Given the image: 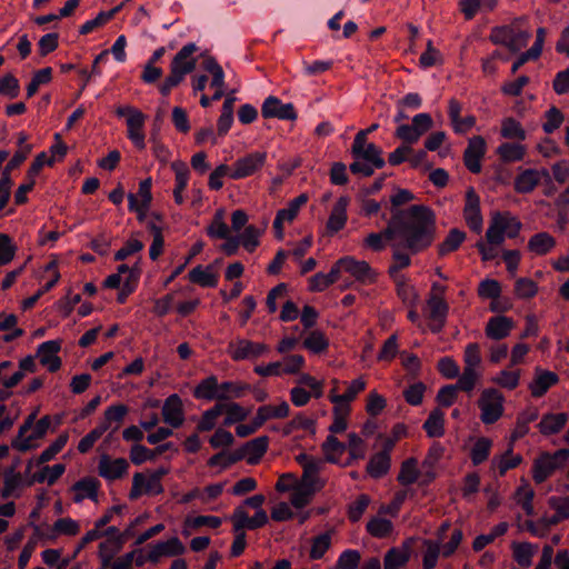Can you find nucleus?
<instances>
[{"label":"nucleus","mask_w":569,"mask_h":569,"mask_svg":"<svg viewBox=\"0 0 569 569\" xmlns=\"http://www.w3.org/2000/svg\"><path fill=\"white\" fill-rule=\"evenodd\" d=\"M457 378L458 381L455 386L461 391L471 392L479 379V373L473 368H465L462 375Z\"/></svg>","instance_id":"obj_62"},{"label":"nucleus","mask_w":569,"mask_h":569,"mask_svg":"<svg viewBox=\"0 0 569 569\" xmlns=\"http://www.w3.org/2000/svg\"><path fill=\"white\" fill-rule=\"evenodd\" d=\"M512 328V319L505 316H496L488 320L486 326V335L490 339L502 340L509 336Z\"/></svg>","instance_id":"obj_23"},{"label":"nucleus","mask_w":569,"mask_h":569,"mask_svg":"<svg viewBox=\"0 0 569 569\" xmlns=\"http://www.w3.org/2000/svg\"><path fill=\"white\" fill-rule=\"evenodd\" d=\"M501 136L506 139H517L522 141L526 139L527 133L519 121L509 117L502 121Z\"/></svg>","instance_id":"obj_49"},{"label":"nucleus","mask_w":569,"mask_h":569,"mask_svg":"<svg viewBox=\"0 0 569 569\" xmlns=\"http://www.w3.org/2000/svg\"><path fill=\"white\" fill-rule=\"evenodd\" d=\"M568 420L569 413L567 412L547 413L541 418L538 428L545 436L556 435L566 426Z\"/></svg>","instance_id":"obj_27"},{"label":"nucleus","mask_w":569,"mask_h":569,"mask_svg":"<svg viewBox=\"0 0 569 569\" xmlns=\"http://www.w3.org/2000/svg\"><path fill=\"white\" fill-rule=\"evenodd\" d=\"M348 203V197H340L339 200L335 203L327 222V228L331 233H336L345 227L347 221Z\"/></svg>","instance_id":"obj_26"},{"label":"nucleus","mask_w":569,"mask_h":569,"mask_svg":"<svg viewBox=\"0 0 569 569\" xmlns=\"http://www.w3.org/2000/svg\"><path fill=\"white\" fill-rule=\"evenodd\" d=\"M163 421L172 428H180L184 421L182 401L179 395H170L162 407Z\"/></svg>","instance_id":"obj_20"},{"label":"nucleus","mask_w":569,"mask_h":569,"mask_svg":"<svg viewBox=\"0 0 569 569\" xmlns=\"http://www.w3.org/2000/svg\"><path fill=\"white\" fill-rule=\"evenodd\" d=\"M505 397L495 388L485 389L478 400L480 419L485 425H493L503 413Z\"/></svg>","instance_id":"obj_4"},{"label":"nucleus","mask_w":569,"mask_h":569,"mask_svg":"<svg viewBox=\"0 0 569 569\" xmlns=\"http://www.w3.org/2000/svg\"><path fill=\"white\" fill-rule=\"evenodd\" d=\"M538 291L537 283L529 278H519L515 283V293L518 298L530 299L536 296Z\"/></svg>","instance_id":"obj_61"},{"label":"nucleus","mask_w":569,"mask_h":569,"mask_svg":"<svg viewBox=\"0 0 569 569\" xmlns=\"http://www.w3.org/2000/svg\"><path fill=\"white\" fill-rule=\"evenodd\" d=\"M429 319L432 321L430 330L433 333H439L446 323V319L449 311V306L441 297L432 295L428 301Z\"/></svg>","instance_id":"obj_17"},{"label":"nucleus","mask_w":569,"mask_h":569,"mask_svg":"<svg viewBox=\"0 0 569 569\" xmlns=\"http://www.w3.org/2000/svg\"><path fill=\"white\" fill-rule=\"evenodd\" d=\"M410 558V553L407 549L391 548L385 556V569H399L403 567Z\"/></svg>","instance_id":"obj_44"},{"label":"nucleus","mask_w":569,"mask_h":569,"mask_svg":"<svg viewBox=\"0 0 569 569\" xmlns=\"http://www.w3.org/2000/svg\"><path fill=\"white\" fill-rule=\"evenodd\" d=\"M466 239V232L457 228L451 229L438 247L439 256L443 257L459 249Z\"/></svg>","instance_id":"obj_39"},{"label":"nucleus","mask_w":569,"mask_h":569,"mask_svg":"<svg viewBox=\"0 0 569 569\" xmlns=\"http://www.w3.org/2000/svg\"><path fill=\"white\" fill-rule=\"evenodd\" d=\"M172 169L176 173V187L173 190L174 201L178 204L183 203L182 192L188 186L189 181V169L184 163H173Z\"/></svg>","instance_id":"obj_40"},{"label":"nucleus","mask_w":569,"mask_h":569,"mask_svg":"<svg viewBox=\"0 0 569 569\" xmlns=\"http://www.w3.org/2000/svg\"><path fill=\"white\" fill-rule=\"evenodd\" d=\"M16 466L10 467L4 472V487L0 493L3 498L12 496L13 491L21 485V475L16 472Z\"/></svg>","instance_id":"obj_58"},{"label":"nucleus","mask_w":569,"mask_h":569,"mask_svg":"<svg viewBox=\"0 0 569 569\" xmlns=\"http://www.w3.org/2000/svg\"><path fill=\"white\" fill-rule=\"evenodd\" d=\"M51 79L52 69L50 67L38 70L27 86V98L33 97L37 93L39 87L50 82Z\"/></svg>","instance_id":"obj_52"},{"label":"nucleus","mask_w":569,"mask_h":569,"mask_svg":"<svg viewBox=\"0 0 569 569\" xmlns=\"http://www.w3.org/2000/svg\"><path fill=\"white\" fill-rule=\"evenodd\" d=\"M415 199L408 189H396L386 209L390 212L383 234L388 240L403 239V246L411 253H418L431 246L436 233V217L433 211L423 204H413L408 209L402 206Z\"/></svg>","instance_id":"obj_1"},{"label":"nucleus","mask_w":569,"mask_h":569,"mask_svg":"<svg viewBox=\"0 0 569 569\" xmlns=\"http://www.w3.org/2000/svg\"><path fill=\"white\" fill-rule=\"evenodd\" d=\"M230 347L232 348L231 357L236 361L257 359L268 350L266 345L247 339H240Z\"/></svg>","instance_id":"obj_19"},{"label":"nucleus","mask_w":569,"mask_h":569,"mask_svg":"<svg viewBox=\"0 0 569 569\" xmlns=\"http://www.w3.org/2000/svg\"><path fill=\"white\" fill-rule=\"evenodd\" d=\"M463 218L472 232L480 233L482 231L483 218L480 209V198L473 187H469L466 191Z\"/></svg>","instance_id":"obj_7"},{"label":"nucleus","mask_w":569,"mask_h":569,"mask_svg":"<svg viewBox=\"0 0 569 569\" xmlns=\"http://www.w3.org/2000/svg\"><path fill=\"white\" fill-rule=\"evenodd\" d=\"M556 246V239L548 232L535 233L528 241V249L538 256L547 254Z\"/></svg>","instance_id":"obj_33"},{"label":"nucleus","mask_w":569,"mask_h":569,"mask_svg":"<svg viewBox=\"0 0 569 569\" xmlns=\"http://www.w3.org/2000/svg\"><path fill=\"white\" fill-rule=\"evenodd\" d=\"M508 230L507 216L503 212H495L486 231V239L490 246H500L505 242Z\"/></svg>","instance_id":"obj_22"},{"label":"nucleus","mask_w":569,"mask_h":569,"mask_svg":"<svg viewBox=\"0 0 569 569\" xmlns=\"http://www.w3.org/2000/svg\"><path fill=\"white\" fill-rule=\"evenodd\" d=\"M213 269V264L207 266L206 269L201 264L196 266L188 273V279L192 283H197L203 288H216L218 284V274L213 273L211 270Z\"/></svg>","instance_id":"obj_30"},{"label":"nucleus","mask_w":569,"mask_h":569,"mask_svg":"<svg viewBox=\"0 0 569 569\" xmlns=\"http://www.w3.org/2000/svg\"><path fill=\"white\" fill-rule=\"evenodd\" d=\"M267 162V152L254 151L237 159L230 178L233 180L244 179L258 172Z\"/></svg>","instance_id":"obj_6"},{"label":"nucleus","mask_w":569,"mask_h":569,"mask_svg":"<svg viewBox=\"0 0 569 569\" xmlns=\"http://www.w3.org/2000/svg\"><path fill=\"white\" fill-rule=\"evenodd\" d=\"M17 252V246L10 236L0 233V267L10 263Z\"/></svg>","instance_id":"obj_55"},{"label":"nucleus","mask_w":569,"mask_h":569,"mask_svg":"<svg viewBox=\"0 0 569 569\" xmlns=\"http://www.w3.org/2000/svg\"><path fill=\"white\" fill-rule=\"evenodd\" d=\"M509 42H508V50L512 53L519 52L522 48H525L528 43V40L530 39L531 34L521 29H517L513 26H511V33H510Z\"/></svg>","instance_id":"obj_57"},{"label":"nucleus","mask_w":569,"mask_h":569,"mask_svg":"<svg viewBox=\"0 0 569 569\" xmlns=\"http://www.w3.org/2000/svg\"><path fill=\"white\" fill-rule=\"evenodd\" d=\"M492 441L487 437L477 439L470 451V459L473 466H479L488 460Z\"/></svg>","instance_id":"obj_41"},{"label":"nucleus","mask_w":569,"mask_h":569,"mask_svg":"<svg viewBox=\"0 0 569 569\" xmlns=\"http://www.w3.org/2000/svg\"><path fill=\"white\" fill-rule=\"evenodd\" d=\"M231 519L233 521L234 532H239L244 529L256 530L268 523V515L263 509L257 510L253 517H249L242 506L234 509Z\"/></svg>","instance_id":"obj_8"},{"label":"nucleus","mask_w":569,"mask_h":569,"mask_svg":"<svg viewBox=\"0 0 569 569\" xmlns=\"http://www.w3.org/2000/svg\"><path fill=\"white\" fill-rule=\"evenodd\" d=\"M426 385L421 381L410 385L403 391L406 401L411 406H419L422 402Z\"/></svg>","instance_id":"obj_64"},{"label":"nucleus","mask_w":569,"mask_h":569,"mask_svg":"<svg viewBox=\"0 0 569 569\" xmlns=\"http://www.w3.org/2000/svg\"><path fill=\"white\" fill-rule=\"evenodd\" d=\"M356 398V379L350 381L348 390L343 396L333 395L330 397L331 402L336 403L335 407V420L329 427L331 433H339L347 429V421L343 415H340L339 411L343 408L350 400Z\"/></svg>","instance_id":"obj_11"},{"label":"nucleus","mask_w":569,"mask_h":569,"mask_svg":"<svg viewBox=\"0 0 569 569\" xmlns=\"http://www.w3.org/2000/svg\"><path fill=\"white\" fill-rule=\"evenodd\" d=\"M116 114L119 118L128 117L127 118L128 138L138 149H144L146 136L142 132V128L144 126V121L147 118L146 114L131 106L118 107L116 109Z\"/></svg>","instance_id":"obj_5"},{"label":"nucleus","mask_w":569,"mask_h":569,"mask_svg":"<svg viewBox=\"0 0 569 569\" xmlns=\"http://www.w3.org/2000/svg\"><path fill=\"white\" fill-rule=\"evenodd\" d=\"M329 346L328 339L320 331H312L305 339L303 347L313 353H321Z\"/></svg>","instance_id":"obj_59"},{"label":"nucleus","mask_w":569,"mask_h":569,"mask_svg":"<svg viewBox=\"0 0 569 569\" xmlns=\"http://www.w3.org/2000/svg\"><path fill=\"white\" fill-rule=\"evenodd\" d=\"M320 462L303 463V475L299 485V489L316 493L322 488V482L318 477Z\"/></svg>","instance_id":"obj_25"},{"label":"nucleus","mask_w":569,"mask_h":569,"mask_svg":"<svg viewBox=\"0 0 569 569\" xmlns=\"http://www.w3.org/2000/svg\"><path fill=\"white\" fill-rule=\"evenodd\" d=\"M36 418H37V412H32L26 418L24 422L19 428L17 437L13 438V440L11 442L12 448H14L21 452H27L33 448L32 445L30 443L29 437H26V433L31 428H33Z\"/></svg>","instance_id":"obj_31"},{"label":"nucleus","mask_w":569,"mask_h":569,"mask_svg":"<svg viewBox=\"0 0 569 569\" xmlns=\"http://www.w3.org/2000/svg\"><path fill=\"white\" fill-rule=\"evenodd\" d=\"M512 452L513 446L510 443L509 448L499 460L496 458L492 460V466L497 465L500 477H503L508 470L517 468L522 462V457L520 455H512Z\"/></svg>","instance_id":"obj_42"},{"label":"nucleus","mask_w":569,"mask_h":569,"mask_svg":"<svg viewBox=\"0 0 569 569\" xmlns=\"http://www.w3.org/2000/svg\"><path fill=\"white\" fill-rule=\"evenodd\" d=\"M558 381L559 377L557 373L550 370L537 368L535 378L529 383L531 396L533 398L543 397L552 386L558 383Z\"/></svg>","instance_id":"obj_21"},{"label":"nucleus","mask_w":569,"mask_h":569,"mask_svg":"<svg viewBox=\"0 0 569 569\" xmlns=\"http://www.w3.org/2000/svg\"><path fill=\"white\" fill-rule=\"evenodd\" d=\"M198 46L193 42L184 44L173 57L170 69L177 72H182V76H187L194 71L197 66V59L192 57L198 51Z\"/></svg>","instance_id":"obj_13"},{"label":"nucleus","mask_w":569,"mask_h":569,"mask_svg":"<svg viewBox=\"0 0 569 569\" xmlns=\"http://www.w3.org/2000/svg\"><path fill=\"white\" fill-rule=\"evenodd\" d=\"M322 449L326 452L327 460L335 462L346 451V445L336 436L329 435L322 445Z\"/></svg>","instance_id":"obj_53"},{"label":"nucleus","mask_w":569,"mask_h":569,"mask_svg":"<svg viewBox=\"0 0 569 569\" xmlns=\"http://www.w3.org/2000/svg\"><path fill=\"white\" fill-rule=\"evenodd\" d=\"M367 531L376 538H385L393 530V525L389 519L381 517H372L367 526Z\"/></svg>","instance_id":"obj_45"},{"label":"nucleus","mask_w":569,"mask_h":569,"mask_svg":"<svg viewBox=\"0 0 569 569\" xmlns=\"http://www.w3.org/2000/svg\"><path fill=\"white\" fill-rule=\"evenodd\" d=\"M355 280L356 258L348 256L339 259L329 273L317 272L313 274L310 278L309 289L313 292H321L338 281H341L345 287H349Z\"/></svg>","instance_id":"obj_2"},{"label":"nucleus","mask_w":569,"mask_h":569,"mask_svg":"<svg viewBox=\"0 0 569 569\" xmlns=\"http://www.w3.org/2000/svg\"><path fill=\"white\" fill-rule=\"evenodd\" d=\"M119 13V8H112L109 11H101L94 19L86 21L79 29L80 34H89L94 29L106 24L116 14Z\"/></svg>","instance_id":"obj_47"},{"label":"nucleus","mask_w":569,"mask_h":569,"mask_svg":"<svg viewBox=\"0 0 569 569\" xmlns=\"http://www.w3.org/2000/svg\"><path fill=\"white\" fill-rule=\"evenodd\" d=\"M99 487L100 481L91 477H84L78 480L72 486V490L77 491L73 498L74 502H81L86 497L97 501Z\"/></svg>","instance_id":"obj_28"},{"label":"nucleus","mask_w":569,"mask_h":569,"mask_svg":"<svg viewBox=\"0 0 569 569\" xmlns=\"http://www.w3.org/2000/svg\"><path fill=\"white\" fill-rule=\"evenodd\" d=\"M149 561L158 563L161 557H174L184 553L186 547L178 537H172L167 541H158L149 545Z\"/></svg>","instance_id":"obj_12"},{"label":"nucleus","mask_w":569,"mask_h":569,"mask_svg":"<svg viewBox=\"0 0 569 569\" xmlns=\"http://www.w3.org/2000/svg\"><path fill=\"white\" fill-rule=\"evenodd\" d=\"M418 461L416 458H408L401 463L400 472L397 477L401 486H410L417 482L420 471L417 468Z\"/></svg>","instance_id":"obj_38"},{"label":"nucleus","mask_w":569,"mask_h":569,"mask_svg":"<svg viewBox=\"0 0 569 569\" xmlns=\"http://www.w3.org/2000/svg\"><path fill=\"white\" fill-rule=\"evenodd\" d=\"M269 438L267 436L257 437L243 445L248 458V462L257 463L261 457L267 452Z\"/></svg>","instance_id":"obj_36"},{"label":"nucleus","mask_w":569,"mask_h":569,"mask_svg":"<svg viewBox=\"0 0 569 569\" xmlns=\"http://www.w3.org/2000/svg\"><path fill=\"white\" fill-rule=\"evenodd\" d=\"M557 468H559V463L556 459L547 457L543 460H537L533 465V480L536 483H542Z\"/></svg>","instance_id":"obj_46"},{"label":"nucleus","mask_w":569,"mask_h":569,"mask_svg":"<svg viewBox=\"0 0 569 569\" xmlns=\"http://www.w3.org/2000/svg\"><path fill=\"white\" fill-rule=\"evenodd\" d=\"M358 160L370 162L377 168H383L386 164L381 148L368 142L367 132L363 131H358Z\"/></svg>","instance_id":"obj_14"},{"label":"nucleus","mask_w":569,"mask_h":569,"mask_svg":"<svg viewBox=\"0 0 569 569\" xmlns=\"http://www.w3.org/2000/svg\"><path fill=\"white\" fill-rule=\"evenodd\" d=\"M224 412V403L217 402L212 408L206 410L197 425L199 432L210 431L216 426V419Z\"/></svg>","instance_id":"obj_43"},{"label":"nucleus","mask_w":569,"mask_h":569,"mask_svg":"<svg viewBox=\"0 0 569 569\" xmlns=\"http://www.w3.org/2000/svg\"><path fill=\"white\" fill-rule=\"evenodd\" d=\"M391 467V456H386V453H378L371 456L368 465L367 472L370 477L375 479H380L385 477Z\"/></svg>","instance_id":"obj_32"},{"label":"nucleus","mask_w":569,"mask_h":569,"mask_svg":"<svg viewBox=\"0 0 569 569\" xmlns=\"http://www.w3.org/2000/svg\"><path fill=\"white\" fill-rule=\"evenodd\" d=\"M68 439L69 436L67 433H61L60 436H58V438L40 453L38 458V463L42 465L52 460L67 445Z\"/></svg>","instance_id":"obj_54"},{"label":"nucleus","mask_w":569,"mask_h":569,"mask_svg":"<svg viewBox=\"0 0 569 569\" xmlns=\"http://www.w3.org/2000/svg\"><path fill=\"white\" fill-rule=\"evenodd\" d=\"M290 407L288 402L282 401L279 406L264 405L258 408L257 413L252 421L247 425H238L236 427V435L240 438H246L253 435L264 422L269 419H282L289 416Z\"/></svg>","instance_id":"obj_3"},{"label":"nucleus","mask_w":569,"mask_h":569,"mask_svg":"<svg viewBox=\"0 0 569 569\" xmlns=\"http://www.w3.org/2000/svg\"><path fill=\"white\" fill-rule=\"evenodd\" d=\"M486 153V140L481 136L469 139L468 146L463 152V162L467 169L472 173L481 171V159Z\"/></svg>","instance_id":"obj_10"},{"label":"nucleus","mask_w":569,"mask_h":569,"mask_svg":"<svg viewBox=\"0 0 569 569\" xmlns=\"http://www.w3.org/2000/svg\"><path fill=\"white\" fill-rule=\"evenodd\" d=\"M261 114L266 119L295 120L297 112L292 103H282L274 96H269L262 103Z\"/></svg>","instance_id":"obj_9"},{"label":"nucleus","mask_w":569,"mask_h":569,"mask_svg":"<svg viewBox=\"0 0 569 569\" xmlns=\"http://www.w3.org/2000/svg\"><path fill=\"white\" fill-rule=\"evenodd\" d=\"M539 186L538 169H525L519 172L513 182L517 193L526 194L532 192Z\"/></svg>","instance_id":"obj_29"},{"label":"nucleus","mask_w":569,"mask_h":569,"mask_svg":"<svg viewBox=\"0 0 569 569\" xmlns=\"http://www.w3.org/2000/svg\"><path fill=\"white\" fill-rule=\"evenodd\" d=\"M533 555L535 548L532 543L521 542L513 545V558L520 567L529 568L532 563Z\"/></svg>","instance_id":"obj_48"},{"label":"nucleus","mask_w":569,"mask_h":569,"mask_svg":"<svg viewBox=\"0 0 569 569\" xmlns=\"http://www.w3.org/2000/svg\"><path fill=\"white\" fill-rule=\"evenodd\" d=\"M497 153L503 162L521 161L526 156V147L519 143L503 142Z\"/></svg>","instance_id":"obj_37"},{"label":"nucleus","mask_w":569,"mask_h":569,"mask_svg":"<svg viewBox=\"0 0 569 569\" xmlns=\"http://www.w3.org/2000/svg\"><path fill=\"white\" fill-rule=\"evenodd\" d=\"M20 84L19 80L11 73L0 78V94L11 99L17 98L19 94Z\"/></svg>","instance_id":"obj_63"},{"label":"nucleus","mask_w":569,"mask_h":569,"mask_svg":"<svg viewBox=\"0 0 569 569\" xmlns=\"http://www.w3.org/2000/svg\"><path fill=\"white\" fill-rule=\"evenodd\" d=\"M331 546V536L329 532H322L312 539L310 558L312 560L321 559Z\"/></svg>","instance_id":"obj_51"},{"label":"nucleus","mask_w":569,"mask_h":569,"mask_svg":"<svg viewBox=\"0 0 569 569\" xmlns=\"http://www.w3.org/2000/svg\"><path fill=\"white\" fill-rule=\"evenodd\" d=\"M443 422H445V415L439 409H433L427 420L423 422V430L426 431L427 436L430 438H439L443 436L445 429H443Z\"/></svg>","instance_id":"obj_35"},{"label":"nucleus","mask_w":569,"mask_h":569,"mask_svg":"<svg viewBox=\"0 0 569 569\" xmlns=\"http://www.w3.org/2000/svg\"><path fill=\"white\" fill-rule=\"evenodd\" d=\"M108 423H101L88 432L78 443L79 452L87 453L108 430Z\"/></svg>","instance_id":"obj_50"},{"label":"nucleus","mask_w":569,"mask_h":569,"mask_svg":"<svg viewBox=\"0 0 569 569\" xmlns=\"http://www.w3.org/2000/svg\"><path fill=\"white\" fill-rule=\"evenodd\" d=\"M193 397L196 399L203 400H217L218 402H222L229 400V396L224 392H220V385L218 382V378L214 375H211L204 379H202L193 389Z\"/></svg>","instance_id":"obj_15"},{"label":"nucleus","mask_w":569,"mask_h":569,"mask_svg":"<svg viewBox=\"0 0 569 569\" xmlns=\"http://www.w3.org/2000/svg\"><path fill=\"white\" fill-rule=\"evenodd\" d=\"M546 30L545 28H539L537 30V38L535 43L530 49H526L518 59L511 66V73H516L525 63L530 60H536L540 57L542 52L543 41H545Z\"/></svg>","instance_id":"obj_24"},{"label":"nucleus","mask_w":569,"mask_h":569,"mask_svg":"<svg viewBox=\"0 0 569 569\" xmlns=\"http://www.w3.org/2000/svg\"><path fill=\"white\" fill-rule=\"evenodd\" d=\"M60 349L61 342L59 340H48L38 346L37 356L40 363L46 366L50 372H57L61 368L62 361L57 356Z\"/></svg>","instance_id":"obj_16"},{"label":"nucleus","mask_w":569,"mask_h":569,"mask_svg":"<svg viewBox=\"0 0 569 569\" xmlns=\"http://www.w3.org/2000/svg\"><path fill=\"white\" fill-rule=\"evenodd\" d=\"M31 149L32 146L27 144L23 149L17 151L8 161V163L2 168L0 178L2 180V184H13L11 172L19 168L26 161Z\"/></svg>","instance_id":"obj_34"},{"label":"nucleus","mask_w":569,"mask_h":569,"mask_svg":"<svg viewBox=\"0 0 569 569\" xmlns=\"http://www.w3.org/2000/svg\"><path fill=\"white\" fill-rule=\"evenodd\" d=\"M207 234L210 238L223 239L230 234L229 227L222 220V211L219 210L213 218V221L207 229Z\"/></svg>","instance_id":"obj_60"},{"label":"nucleus","mask_w":569,"mask_h":569,"mask_svg":"<svg viewBox=\"0 0 569 569\" xmlns=\"http://www.w3.org/2000/svg\"><path fill=\"white\" fill-rule=\"evenodd\" d=\"M129 468V463L124 458L111 459L108 455L100 458L98 470L99 475L106 480H116L122 478Z\"/></svg>","instance_id":"obj_18"},{"label":"nucleus","mask_w":569,"mask_h":569,"mask_svg":"<svg viewBox=\"0 0 569 569\" xmlns=\"http://www.w3.org/2000/svg\"><path fill=\"white\" fill-rule=\"evenodd\" d=\"M260 234V230L257 227L250 224L244 228L243 232L238 236V238H240V243L248 252H253L259 246Z\"/></svg>","instance_id":"obj_56"}]
</instances>
